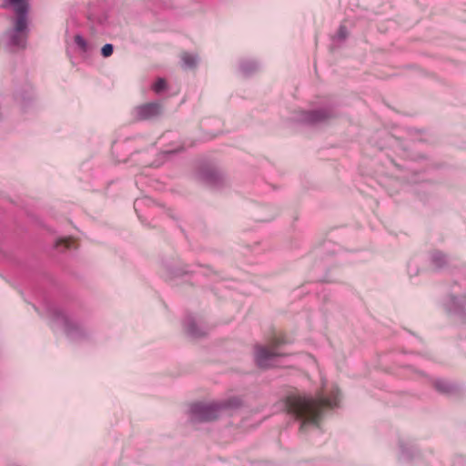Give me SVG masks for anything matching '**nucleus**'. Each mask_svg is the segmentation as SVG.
<instances>
[{
    "label": "nucleus",
    "instance_id": "obj_1",
    "mask_svg": "<svg viewBox=\"0 0 466 466\" xmlns=\"http://www.w3.org/2000/svg\"><path fill=\"white\" fill-rule=\"evenodd\" d=\"M340 392L334 388L329 396L323 390L318 392L316 397L291 393L287 396L284 407L288 413L300 421V431L307 426H318L324 409L339 407Z\"/></svg>",
    "mask_w": 466,
    "mask_h": 466
},
{
    "label": "nucleus",
    "instance_id": "obj_2",
    "mask_svg": "<svg viewBox=\"0 0 466 466\" xmlns=\"http://www.w3.org/2000/svg\"><path fill=\"white\" fill-rule=\"evenodd\" d=\"M45 317L55 331H61L72 343H82L93 339L96 329L90 318L69 314L51 301L45 300Z\"/></svg>",
    "mask_w": 466,
    "mask_h": 466
},
{
    "label": "nucleus",
    "instance_id": "obj_3",
    "mask_svg": "<svg viewBox=\"0 0 466 466\" xmlns=\"http://www.w3.org/2000/svg\"><path fill=\"white\" fill-rule=\"evenodd\" d=\"M2 8L14 11L10 27L3 35L5 47L17 53L27 47L30 34L29 4L27 0H3Z\"/></svg>",
    "mask_w": 466,
    "mask_h": 466
},
{
    "label": "nucleus",
    "instance_id": "obj_4",
    "mask_svg": "<svg viewBox=\"0 0 466 466\" xmlns=\"http://www.w3.org/2000/svg\"><path fill=\"white\" fill-rule=\"evenodd\" d=\"M241 400L231 397L218 402H198L190 406L189 419L192 423L209 422L217 420L225 410L240 407Z\"/></svg>",
    "mask_w": 466,
    "mask_h": 466
},
{
    "label": "nucleus",
    "instance_id": "obj_5",
    "mask_svg": "<svg viewBox=\"0 0 466 466\" xmlns=\"http://www.w3.org/2000/svg\"><path fill=\"white\" fill-rule=\"evenodd\" d=\"M282 341L274 339L270 345H256L254 349V360L260 369H268L279 365V360L284 356L279 350Z\"/></svg>",
    "mask_w": 466,
    "mask_h": 466
},
{
    "label": "nucleus",
    "instance_id": "obj_6",
    "mask_svg": "<svg viewBox=\"0 0 466 466\" xmlns=\"http://www.w3.org/2000/svg\"><path fill=\"white\" fill-rule=\"evenodd\" d=\"M339 116L333 106H325L313 110H299L295 113L294 120L306 125L325 124Z\"/></svg>",
    "mask_w": 466,
    "mask_h": 466
},
{
    "label": "nucleus",
    "instance_id": "obj_7",
    "mask_svg": "<svg viewBox=\"0 0 466 466\" xmlns=\"http://www.w3.org/2000/svg\"><path fill=\"white\" fill-rule=\"evenodd\" d=\"M164 114V106L160 102H149L137 106L132 110L134 119L137 121H153Z\"/></svg>",
    "mask_w": 466,
    "mask_h": 466
},
{
    "label": "nucleus",
    "instance_id": "obj_8",
    "mask_svg": "<svg viewBox=\"0 0 466 466\" xmlns=\"http://www.w3.org/2000/svg\"><path fill=\"white\" fill-rule=\"evenodd\" d=\"M386 160L383 163L386 170L383 172L386 177L393 178L398 184L412 183L414 180L410 177L408 170L403 165L398 163L390 154H386Z\"/></svg>",
    "mask_w": 466,
    "mask_h": 466
},
{
    "label": "nucleus",
    "instance_id": "obj_9",
    "mask_svg": "<svg viewBox=\"0 0 466 466\" xmlns=\"http://www.w3.org/2000/svg\"><path fill=\"white\" fill-rule=\"evenodd\" d=\"M445 309L458 319L466 329V296L451 294L444 301Z\"/></svg>",
    "mask_w": 466,
    "mask_h": 466
},
{
    "label": "nucleus",
    "instance_id": "obj_10",
    "mask_svg": "<svg viewBox=\"0 0 466 466\" xmlns=\"http://www.w3.org/2000/svg\"><path fill=\"white\" fill-rule=\"evenodd\" d=\"M420 456V450L411 440L400 439L398 441L397 457L400 462H408Z\"/></svg>",
    "mask_w": 466,
    "mask_h": 466
},
{
    "label": "nucleus",
    "instance_id": "obj_11",
    "mask_svg": "<svg viewBox=\"0 0 466 466\" xmlns=\"http://www.w3.org/2000/svg\"><path fill=\"white\" fill-rule=\"evenodd\" d=\"M14 97L22 106H27L35 97L33 85L27 79L16 82L14 87Z\"/></svg>",
    "mask_w": 466,
    "mask_h": 466
},
{
    "label": "nucleus",
    "instance_id": "obj_12",
    "mask_svg": "<svg viewBox=\"0 0 466 466\" xmlns=\"http://www.w3.org/2000/svg\"><path fill=\"white\" fill-rule=\"evenodd\" d=\"M184 327L188 336L193 339L203 338L208 333L207 326L192 315L186 318Z\"/></svg>",
    "mask_w": 466,
    "mask_h": 466
},
{
    "label": "nucleus",
    "instance_id": "obj_13",
    "mask_svg": "<svg viewBox=\"0 0 466 466\" xmlns=\"http://www.w3.org/2000/svg\"><path fill=\"white\" fill-rule=\"evenodd\" d=\"M261 67V63L255 58H242L238 62V71L245 77L254 76Z\"/></svg>",
    "mask_w": 466,
    "mask_h": 466
},
{
    "label": "nucleus",
    "instance_id": "obj_14",
    "mask_svg": "<svg viewBox=\"0 0 466 466\" xmlns=\"http://www.w3.org/2000/svg\"><path fill=\"white\" fill-rule=\"evenodd\" d=\"M163 268L167 277L170 279L177 278L189 272L187 266L181 267L175 261H164Z\"/></svg>",
    "mask_w": 466,
    "mask_h": 466
},
{
    "label": "nucleus",
    "instance_id": "obj_15",
    "mask_svg": "<svg viewBox=\"0 0 466 466\" xmlns=\"http://www.w3.org/2000/svg\"><path fill=\"white\" fill-rule=\"evenodd\" d=\"M429 259L431 265L438 269L443 268L449 263L448 256L442 251L437 249L430 252Z\"/></svg>",
    "mask_w": 466,
    "mask_h": 466
},
{
    "label": "nucleus",
    "instance_id": "obj_16",
    "mask_svg": "<svg viewBox=\"0 0 466 466\" xmlns=\"http://www.w3.org/2000/svg\"><path fill=\"white\" fill-rule=\"evenodd\" d=\"M200 179L209 186H217L220 181L219 173L214 168H203L199 172Z\"/></svg>",
    "mask_w": 466,
    "mask_h": 466
},
{
    "label": "nucleus",
    "instance_id": "obj_17",
    "mask_svg": "<svg viewBox=\"0 0 466 466\" xmlns=\"http://www.w3.org/2000/svg\"><path fill=\"white\" fill-rule=\"evenodd\" d=\"M181 60H182V66L185 69H193V68L197 67L199 59L197 55L185 53V54H183Z\"/></svg>",
    "mask_w": 466,
    "mask_h": 466
},
{
    "label": "nucleus",
    "instance_id": "obj_18",
    "mask_svg": "<svg viewBox=\"0 0 466 466\" xmlns=\"http://www.w3.org/2000/svg\"><path fill=\"white\" fill-rule=\"evenodd\" d=\"M178 150H179L178 148H175V149H167V150H164V151L160 152L157 156V158L150 164V167H160L166 161V159L167 158L168 156L177 153Z\"/></svg>",
    "mask_w": 466,
    "mask_h": 466
},
{
    "label": "nucleus",
    "instance_id": "obj_19",
    "mask_svg": "<svg viewBox=\"0 0 466 466\" xmlns=\"http://www.w3.org/2000/svg\"><path fill=\"white\" fill-rule=\"evenodd\" d=\"M56 248L61 250L71 249L75 248V240L71 238H59L56 241Z\"/></svg>",
    "mask_w": 466,
    "mask_h": 466
},
{
    "label": "nucleus",
    "instance_id": "obj_20",
    "mask_svg": "<svg viewBox=\"0 0 466 466\" xmlns=\"http://www.w3.org/2000/svg\"><path fill=\"white\" fill-rule=\"evenodd\" d=\"M434 387L441 393H449L453 390V386L449 381L441 379L434 381Z\"/></svg>",
    "mask_w": 466,
    "mask_h": 466
},
{
    "label": "nucleus",
    "instance_id": "obj_21",
    "mask_svg": "<svg viewBox=\"0 0 466 466\" xmlns=\"http://www.w3.org/2000/svg\"><path fill=\"white\" fill-rule=\"evenodd\" d=\"M387 145L396 152L404 150L401 142L395 137L389 134L385 135Z\"/></svg>",
    "mask_w": 466,
    "mask_h": 466
},
{
    "label": "nucleus",
    "instance_id": "obj_22",
    "mask_svg": "<svg viewBox=\"0 0 466 466\" xmlns=\"http://www.w3.org/2000/svg\"><path fill=\"white\" fill-rule=\"evenodd\" d=\"M75 44L77 46L79 50L83 53L88 52V44L86 40L81 35H75Z\"/></svg>",
    "mask_w": 466,
    "mask_h": 466
},
{
    "label": "nucleus",
    "instance_id": "obj_23",
    "mask_svg": "<svg viewBox=\"0 0 466 466\" xmlns=\"http://www.w3.org/2000/svg\"><path fill=\"white\" fill-rule=\"evenodd\" d=\"M348 35H349L348 29L346 28L345 25H341L339 27L338 32H337L336 35L334 36L333 40L345 41L346 38L348 37Z\"/></svg>",
    "mask_w": 466,
    "mask_h": 466
},
{
    "label": "nucleus",
    "instance_id": "obj_24",
    "mask_svg": "<svg viewBox=\"0 0 466 466\" xmlns=\"http://www.w3.org/2000/svg\"><path fill=\"white\" fill-rule=\"evenodd\" d=\"M153 90L157 94H160L167 88V82L163 78H158L152 86Z\"/></svg>",
    "mask_w": 466,
    "mask_h": 466
},
{
    "label": "nucleus",
    "instance_id": "obj_25",
    "mask_svg": "<svg viewBox=\"0 0 466 466\" xmlns=\"http://www.w3.org/2000/svg\"><path fill=\"white\" fill-rule=\"evenodd\" d=\"M114 52V46L112 44H106L101 48V55L104 57H109Z\"/></svg>",
    "mask_w": 466,
    "mask_h": 466
},
{
    "label": "nucleus",
    "instance_id": "obj_26",
    "mask_svg": "<svg viewBox=\"0 0 466 466\" xmlns=\"http://www.w3.org/2000/svg\"><path fill=\"white\" fill-rule=\"evenodd\" d=\"M452 466H466V457L457 455L454 457Z\"/></svg>",
    "mask_w": 466,
    "mask_h": 466
},
{
    "label": "nucleus",
    "instance_id": "obj_27",
    "mask_svg": "<svg viewBox=\"0 0 466 466\" xmlns=\"http://www.w3.org/2000/svg\"><path fill=\"white\" fill-rule=\"evenodd\" d=\"M144 202V199H136L135 202H134V208L135 210L137 212V208L138 207H140V205Z\"/></svg>",
    "mask_w": 466,
    "mask_h": 466
},
{
    "label": "nucleus",
    "instance_id": "obj_28",
    "mask_svg": "<svg viewBox=\"0 0 466 466\" xmlns=\"http://www.w3.org/2000/svg\"><path fill=\"white\" fill-rule=\"evenodd\" d=\"M389 191H390V195H392L394 193V191L391 189H389Z\"/></svg>",
    "mask_w": 466,
    "mask_h": 466
},
{
    "label": "nucleus",
    "instance_id": "obj_29",
    "mask_svg": "<svg viewBox=\"0 0 466 466\" xmlns=\"http://www.w3.org/2000/svg\"><path fill=\"white\" fill-rule=\"evenodd\" d=\"M8 466H22V465H19V464H10Z\"/></svg>",
    "mask_w": 466,
    "mask_h": 466
}]
</instances>
